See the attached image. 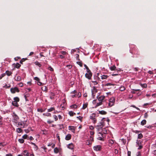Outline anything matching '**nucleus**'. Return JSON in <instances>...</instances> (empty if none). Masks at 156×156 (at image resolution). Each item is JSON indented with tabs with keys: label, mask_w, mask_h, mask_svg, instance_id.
<instances>
[{
	"label": "nucleus",
	"mask_w": 156,
	"mask_h": 156,
	"mask_svg": "<svg viewBox=\"0 0 156 156\" xmlns=\"http://www.w3.org/2000/svg\"><path fill=\"white\" fill-rule=\"evenodd\" d=\"M28 135L27 134H25L22 137L23 139H27L28 137Z\"/></svg>",
	"instance_id": "obj_48"
},
{
	"label": "nucleus",
	"mask_w": 156,
	"mask_h": 156,
	"mask_svg": "<svg viewBox=\"0 0 156 156\" xmlns=\"http://www.w3.org/2000/svg\"><path fill=\"white\" fill-rule=\"evenodd\" d=\"M77 91L76 90H74L73 91H72L71 93V95H70V97L72 98H73L74 97H77Z\"/></svg>",
	"instance_id": "obj_10"
},
{
	"label": "nucleus",
	"mask_w": 156,
	"mask_h": 156,
	"mask_svg": "<svg viewBox=\"0 0 156 156\" xmlns=\"http://www.w3.org/2000/svg\"><path fill=\"white\" fill-rule=\"evenodd\" d=\"M15 80L17 81H20L21 80V77L19 76H17L16 78H15Z\"/></svg>",
	"instance_id": "obj_21"
},
{
	"label": "nucleus",
	"mask_w": 156,
	"mask_h": 156,
	"mask_svg": "<svg viewBox=\"0 0 156 156\" xmlns=\"http://www.w3.org/2000/svg\"><path fill=\"white\" fill-rule=\"evenodd\" d=\"M141 154L140 152H138L137 153V156H140Z\"/></svg>",
	"instance_id": "obj_63"
},
{
	"label": "nucleus",
	"mask_w": 156,
	"mask_h": 156,
	"mask_svg": "<svg viewBox=\"0 0 156 156\" xmlns=\"http://www.w3.org/2000/svg\"><path fill=\"white\" fill-rule=\"evenodd\" d=\"M10 87V85L8 86L6 84H5L4 86H3V87L5 88H9Z\"/></svg>",
	"instance_id": "obj_45"
},
{
	"label": "nucleus",
	"mask_w": 156,
	"mask_h": 156,
	"mask_svg": "<svg viewBox=\"0 0 156 156\" xmlns=\"http://www.w3.org/2000/svg\"><path fill=\"white\" fill-rule=\"evenodd\" d=\"M108 76L106 75H103L101 76V79H106L108 78Z\"/></svg>",
	"instance_id": "obj_19"
},
{
	"label": "nucleus",
	"mask_w": 156,
	"mask_h": 156,
	"mask_svg": "<svg viewBox=\"0 0 156 156\" xmlns=\"http://www.w3.org/2000/svg\"><path fill=\"white\" fill-rule=\"evenodd\" d=\"M70 107L72 108H76L77 107V105L75 104V105H71L70 106Z\"/></svg>",
	"instance_id": "obj_34"
},
{
	"label": "nucleus",
	"mask_w": 156,
	"mask_h": 156,
	"mask_svg": "<svg viewBox=\"0 0 156 156\" xmlns=\"http://www.w3.org/2000/svg\"><path fill=\"white\" fill-rule=\"evenodd\" d=\"M114 84L110 83H106L104 84L105 86H114Z\"/></svg>",
	"instance_id": "obj_29"
},
{
	"label": "nucleus",
	"mask_w": 156,
	"mask_h": 156,
	"mask_svg": "<svg viewBox=\"0 0 156 156\" xmlns=\"http://www.w3.org/2000/svg\"><path fill=\"white\" fill-rule=\"evenodd\" d=\"M35 64L37 66L39 67H40L41 66V65L38 62H35Z\"/></svg>",
	"instance_id": "obj_36"
},
{
	"label": "nucleus",
	"mask_w": 156,
	"mask_h": 156,
	"mask_svg": "<svg viewBox=\"0 0 156 156\" xmlns=\"http://www.w3.org/2000/svg\"><path fill=\"white\" fill-rule=\"evenodd\" d=\"M10 91L13 94L15 93L16 92H18L19 91L18 88L17 87L11 88Z\"/></svg>",
	"instance_id": "obj_8"
},
{
	"label": "nucleus",
	"mask_w": 156,
	"mask_h": 156,
	"mask_svg": "<svg viewBox=\"0 0 156 156\" xmlns=\"http://www.w3.org/2000/svg\"><path fill=\"white\" fill-rule=\"evenodd\" d=\"M55 108L54 107H51L50 108L48 109V112H51L55 111Z\"/></svg>",
	"instance_id": "obj_22"
},
{
	"label": "nucleus",
	"mask_w": 156,
	"mask_h": 156,
	"mask_svg": "<svg viewBox=\"0 0 156 156\" xmlns=\"http://www.w3.org/2000/svg\"><path fill=\"white\" fill-rule=\"evenodd\" d=\"M5 145V144H4L3 143H0V146H1L2 147H3Z\"/></svg>",
	"instance_id": "obj_51"
},
{
	"label": "nucleus",
	"mask_w": 156,
	"mask_h": 156,
	"mask_svg": "<svg viewBox=\"0 0 156 156\" xmlns=\"http://www.w3.org/2000/svg\"><path fill=\"white\" fill-rule=\"evenodd\" d=\"M58 117L59 119H62V117L59 115H58Z\"/></svg>",
	"instance_id": "obj_62"
},
{
	"label": "nucleus",
	"mask_w": 156,
	"mask_h": 156,
	"mask_svg": "<svg viewBox=\"0 0 156 156\" xmlns=\"http://www.w3.org/2000/svg\"><path fill=\"white\" fill-rule=\"evenodd\" d=\"M99 113L101 115H105L107 113L106 112L104 111H99Z\"/></svg>",
	"instance_id": "obj_23"
},
{
	"label": "nucleus",
	"mask_w": 156,
	"mask_h": 156,
	"mask_svg": "<svg viewBox=\"0 0 156 156\" xmlns=\"http://www.w3.org/2000/svg\"><path fill=\"white\" fill-rule=\"evenodd\" d=\"M126 89L125 87L124 86H121L119 88V89L121 91H123Z\"/></svg>",
	"instance_id": "obj_26"
},
{
	"label": "nucleus",
	"mask_w": 156,
	"mask_h": 156,
	"mask_svg": "<svg viewBox=\"0 0 156 156\" xmlns=\"http://www.w3.org/2000/svg\"><path fill=\"white\" fill-rule=\"evenodd\" d=\"M49 70H50L51 71H54V69L52 68L50 66H49L48 69Z\"/></svg>",
	"instance_id": "obj_43"
},
{
	"label": "nucleus",
	"mask_w": 156,
	"mask_h": 156,
	"mask_svg": "<svg viewBox=\"0 0 156 156\" xmlns=\"http://www.w3.org/2000/svg\"><path fill=\"white\" fill-rule=\"evenodd\" d=\"M92 73L90 71H87V73L85 74V77L89 80H90L92 76Z\"/></svg>",
	"instance_id": "obj_5"
},
{
	"label": "nucleus",
	"mask_w": 156,
	"mask_h": 156,
	"mask_svg": "<svg viewBox=\"0 0 156 156\" xmlns=\"http://www.w3.org/2000/svg\"><path fill=\"white\" fill-rule=\"evenodd\" d=\"M71 135L70 134H68L65 137V139L66 140H68L71 139Z\"/></svg>",
	"instance_id": "obj_15"
},
{
	"label": "nucleus",
	"mask_w": 156,
	"mask_h": 156,
	"mask_svg": "<svg viewBox=\"0 0 156 156\" xmlns=\"http://www.w3.org/2000/svg\"><path fill=\"white\" fill-rule=\"evenodd\" d=\"M84 66L87 69V72L90 71V69H89V68H88V67L86 65H85V64L84 65Z\"/></svg>",
	"instance_id": "obj_49"
},
{
	"label": "nucleus",
	"mask_w": 156,
	"mask_h": 156,
	"mask_svg": "<svg viewBox=\"0 0 156 156\" xmlns=\"http://www.w3.org/2000/svg\"><path fill=\"white\" fill-rule=\"evenodd\" d=\"M42 90L45 91L47 90V88L46 86H44L42 87Z\"/></svg>",
	"instance_id": "obj_46"
},
{
	"label": "nucleus",
	"mask_w": 156,
	"mask_h": 156,
	"mask_svg": "<svg viewBox=\"0 0 156 156\" xmlns=\"http://www.w3.org/2000/svg\"><path fill=\"white\" fill-rule=\"evenodd\" d=\"M138 149H140L143 147V146L142 145H141V144L139 145H138Z\"/></svg>",
	"instance_id": "obj_57"
},
{
	"label": "nucleus",
	"mask_w": 156,
	"mask_h": 156,
	"mask_svg": "<svg viewBox=\"0 0 156 156\" xmlns=\"http://www.w3.org/2000/svg\"><path fill=\"white\" fill-rule=\"evenodd\" d=\"M75 127L72 126H69V130H71L72 132L74 133L75 131Z\"/></svg>",
	"instance_id": "obj_13"
},
{
	"label": "nucleus",
	"mask_w": 156,
	"mask_h": 156,
	"mask_svg": "<svg viewBox=\"0 0 156 156\" xmlns=\"http://www.w3.org/2000/svg\"><path fill=\"white\" fill-rule=\"evenodd\" d=\"M103 121L102 120H101V122L99 123V125H98L97 126L103 127L104 126V124H103Z\"/></svg>",
	"instance_id": "obj_35"
},
{
	"label": "nucleus",
	"mask_w": 156,
	"mask_h": 156,
	"mask_svg": "<svg viewBox=\"0 0 156 156\" xmlns=\"http://www.w3.org/2000/svg\"><path fill=\"white\" fill-rule=\"evenodd\" d=\"M91 92L92 97L93 98H94L97 92V90L95 87H94L91 89Z\"/></svg>",
	"instance_id": "obj_3"
},
{
	"label": "nucleus",
	"mask_w": 156,
	"mask_h": 156,
	"mask_svg": "<svg viewBox=\"0 0 156 156\" xmlns=\"http://www.w3.org/2000/svg\"><path fill=\"white\" fill-rule=\"evenodd\" d=\"M53 117L54 119H55V121H57L58 120V116H57L56 115H54L53 116Z\"/></svg>",
	"instance_id": "obj_38"
},
{
	"label": "nucleus",
	"mask_w": 156,
	"mask_h": 156,
	"mask_svg": "<svg viewBox=\"0 0 156 156\" xmlns=\"http://www.w3.org/2000/svg\"><path fill=\"white\" fill-rule=\"evenodd\" d=\"M5 73L7 76H9L12 74V72L9 71L7 70L5 72Z\"/></svg>",
	"instance_id": "obj_18"
},
{
	"label": "nucleus",
	"mask_w": 156,
	"mask_h": 156,
	"mask_svg": "<svg viewBox=\"0 0 156 156\" xmlns=\"http://www.w3.org/2000/svg\"><path fill=\"white\" fill-rule=\"evenodd\" d=\"M114 140H108V146L109 147H111L112 146V145L114 144Z\"/></svg>",
	"instance_id": "obj_14"
},
{
	"label": "nucleus",
	"mask_w": 156,
	"mask_h": 156,
	"mask_svg": "<svg viewBox=\"0 0 156 156\" xmlns=\"http://www.w3.org/2000/svg\"><path fill=\"white\" fill-rule=\"evenodd\" d=\"M16 131L18 133H20L22 132V130L20 128H18L16 129Z\"/></svg>",
	"instance_id": "obj_31"
},
{
	"label": "nucleus",
	"mask_w": 156,
	"mask_h": 156,
	"mask_svg": "<svg viewBox=\"0 0 156 156\" xmlns=\"http://www.w3.org/2000/svg\"><path fill=\"white\" fill-rule=\"evenodd\" d=\"M95 115L94 113L92 114L91 115L90 117V118L91 119H92L93 121V122L94 123H95L97 122V120L95 118Z\"/></svg>",
	"instance_id": "obj_6"
},
{
	"label": "nucleus",
	"mask_w": 156,
	"mask_h": 156,
	"mask_svg": "<svg viewBox=\"0 0 156 156\" xmlns=\"http://www.w3.org/2000/svg\"><path fill=\"white\" fill-rule=\"evenodd\" d=\"M43 115L48 116V117H51V114L49 113H46L43 114Z\"/></svg>",
	"instance_id": "obj_24"
},
{
	"label": "nucleus",
	"mask_w": 156,
	"mask_h": 156,
	"mask_svg": "<svg viewBox=\"0 0 156 156\" xmlns=\"http://www.w3.org/2000/svg\"><path fill=\"white\" fill-rule=\"evenodd\" d=\"M92 82L94 83V85H96L98 84V82L96 81H92Z\"/></svg>",
	"instance_id": "obj_60"
},
{
	"label": "nucleus",
	"mask_w": 156,
	"mask_h": 156,
	"mask_svg": "<svg viewBox=\"0 0 156 156\" xmlns=\"http://www.w3.org/2000/svg\"><path fill=\"white\" fill-rule=\"evenodd\" d=\"M12 104L14 106L17 107L18 106V104L16 101H13L12 103Z\"/></svg>",
	"instance_id": "obj_20"
},
{
	"label": "nucleus",
	"mask_w": 156,
	"mask_h": 156,
	"mask_svg": "<svg viewBox=\"0 0 156 156\" xmlns=\"http://www.w3.org/2000/svg\"><path fill=\"white\" fill-rule=\"evenodd\" d=\"M18 85L20 87H22L23 86V84L22 83H19L18 84Z\"/></svg>",
	"instance_id": "obj_58"
},
{
	"label": "nucleus",
	"mask_w": 156,
	"mask_h": 156,
	"mask_svg": "<svg viewBox=\"0 0 156 156\" xmlns=\"http://www.w3.org/2000/svg\"><path fill=\"white\" fill-rule=\"evenodd\" d=\"M136 146L138 147V145H140L141 144V142L140 140H137L136 141Z\"/></svg>",
	"instance_id": "obj_30"
},
{
	"label": "nucleus",
	"mask_w": 156,
	"mask_h": 156,
	"mask_svg": "<svg viewBox=\"0 0 156 156\" xmlns=\"http://www.w3.org/2000/svg\"><path fill=\"white\" fill-rule=\"evenodd\" d=\"M34 79L37 81H40V79H39V78L37 77H35L34 78Z\"/></svg>",
	"instance_id": "obj_52"
},
{
	"label": "nucleus",
	"mask_w": 156,
	"mask_h": 156,
	"mask_svg": "<svg viewBox=\"0 0 156 156\" xmlns=\"http://www.w3.org/2000/svg\"><path fill=\"white\" fill-rule=\"evenodd\" d=\"M140 86L142 87H144V88H146L147 87V84L146 83L141 84Z\"/></svg>",
	"instance_id": "obj_39"
},
{
	"label": "nucleus",
	"mask_w": 156,
	"mask_h": 156,
	"mask_svg": "<svg viewBox=\"0 0 156 156\" xmlns=\"http://www.w3.org/2000/svg\"><path fill=\"white\" fill-rule=\"evenodd\" d=\"M143 135L141 133L139 134L138 136V138L140 139L143 137Z\"/></svg>",
	"instance_id": "obj_41"
},
{
	"label": "nucleus",
	"mask_w": 156,
	"mask_h": 156,
	"mask_svg": "<svg viewBox=\"0 0 156 156\" xmlns=\"http://www.w3.org/2000/svg\"><path fill=\"white\" fill-rule=\"evenodd\" d=\"M98 139L99 140H103V138L101 137H99L98 138Z\"/></svg>",
	"instance_id": "obj_64"
},
{
	"label": "nucleus",
	"mask_w": 156,
	"mask_h": 156,
	"mask_svg": "<svg viewBox=\"0 0 156 156\" xmlns=\"http://www.w3.org/2000/svg\"><path fill=\"white\" fill-rule=\"evenodd\" d=\"M110 69L112 71L116 70V67L115 66H113L110 67Z\"/></svg>",
	"instance_id": "obj_17"
},
{
	"label": "nucleus",
	"mask_w": 156,
	"mask_h": 156,
	"mask_svg": "<svg viewBox=\"0 0 156 156\" xmlns=\"http://www.w3.org/2000/svg\"><path fill=\"white\" fill-rule=\"evenodd\" d=\"M146 121L145 119H144L141 122V124L142 126H144L146 124Z\"/></svg>",
	"instance_id": "obj_27"
},
{
	"label": "nucleus",
	"mask_w": 156,
	"mask_h": 156,
	"mask_svg": "<svg viewBox=\"0 0 156 156\" xmlns=\"http://www.w3.org/2000/svg\"><path fill=\"white\" fill-rule=\"evenodd\" d=\"M102 104L101 102H100L99 103H97L95 106V107H97Z\"/></svg>",
	"instance_id": "obj_40"
},
{
	"label": "nucleus",
	"mask_w": 156,
	"mask_h": 156,
	"mask_svg": "<svg viewBox=\"0 0 156 156\" xmlns=\"http://www.w3.org/2000/svg\"><path fill=\"white\" fill-rule=\"evenodd\" d=\"M13 122L15 123H17L18 120L19 119L18 116L14 113L13 112L12 115Z\"/></svg>",
	"instance_id": "obj_4"
},
{
	"label": "nucleus",
	"mask_w": 156,
	"mask_h": 156,
	"mask_svg": "<svg viewBox=\"0 0 156 156\" xmlns=\"http://www.w3.org/2000/svg\"><path fill=\"white\" fill-rule=\"evenodd\" d=\"M59 152V150L57 147H55L54 149V152L55 153H57Z\"/></svg>",
	"instance_id": "obj_33"
},
{
	"label": "nucleus",
	"mask_w": 156,
	"mask_h": 156,
	"mask_svg": "<svg viewBox=\"0 0 156 156\" xmlns=\"http://www.w3.org/2000/svg\"><path fill=\"white\" fill-rule=\"evenodd\" d=\"M37 111L39 112H43V111L42 109L38 108L37 109Z\"/></svg>",
	"instance_id": "obj_50"
},
{
	"label": "nucleus",
	"mask_w": 156,
	"mask_h": 156,
	"mask_svg": "<svg viewBox=\"0 0 156 156\" xmlns=\"http://www.w3.org/2000/svg\"><path fill=\"white\" fill-rule=\"evenodd\" d=\"M14 101H16L17 102H18L19 101V99L18 97L14 98Z\"/></svg>",
	"instance_id": "obj_44"
},
{
	"label": "nucleus",
	"mask_w": 156,
	"mask_h": 156,
	"mask_svg": "<svg viewBox=\"0 0 156 156\" xmlns=\"http://www.w3.org/2000/svg\"><path fill=\"white\" fill-rule=\"evenodd\" d=\"M81 96V93L80 92H79L77 94V96L78 98L80 97Z\"/></svg>",
	"instance_id": "obj_56"
},
{
	"label": "nucleus",
	"mask_w": 156,
	"mask_h": 156,
	"mask_svg": "<svg viewBox=\"0 0 156 156\" xmlns=\"http://www.w3.org/2000/svg\"><path fill=\"white\" fill-rule=\"evenodd\" d=\"M23 154L25 156H29L28 153L27 152V151L26 150H25L23 151Z\"/></svg>",
	"instance_id": "obj_25"
},
{
	"label": "nucleus",
	"mask_w": 156,
	"mask_h": 156,
	"mask_svg": "<svg viewBox=\"0 0 156 156\" xmlns=\"http://www.w3.org/2000/svg\"><path fill=\"white\" fill-rule=\"evenodd\" d=\"M66 67H68L69 69H71L72 68V66L71 65H68L66 66Z\"/></svg>",
	"instance_id": "obj_53"
},
{
	"label": "nucleus",
	"mask_w": 156,
	"mask_h": 156,
	"mask_svg": "<svg viewBox=\"0 0 156 156\" xmlns=\"http://www.w3.org/2000/svg\"><path fill=\"white\" fill-rule=\"evenodd\" d=\"M27 120L21 121L20 122L18 123V124L21 128H23L27 126Z\"/></svg>",
	"instance_id": "obj_1"
},
{
	"label": "nucleus",
	"mask_w": 156,
	"mask_h": 156,
	"mask_svg": "<svg viewBox=\"0 0 156 156\" xmlns=\"http://www.w3.org/2000/svg\"><path fill=\"white\" fill-rule=\"evenodd\" d=\"M148 114L147 113H145L144 114V117L145 118H147L148 117Z\"/></svg>",
	"instance_id": "obj_59"
},
{
	"label": "nucleus",
	"mask_w": 156,
	"mask_h": 156,
	"mask_svg": "<svg viewBox=\"0 0 156 156\" xmlns=\"http://www.w3.org/2000/svg\"><path fill=\"white\" fill-rule=\"evenodd\" d=\"M53 122L54 121H51L50 120H49L47 121V123L49 124Z\"/></svg>",
	"instance_id": "obj_54"
},
{
	"label": "nucleus",
	"mask_w": 156,
	"mask_h": 156,
	"mask_svg": "<svg viewBox=\"0 0 156 156\" xmlns=\"http://www.w3.org/2000/svg\"><path fill=\"white\" fill-rule=\"evenodd\" d=\"M122 142L124 143V144H125L126 143V140H124V139H122Z\"/></svg>",
	"instance_id": "obj_61"
},
{
	"label": "nucleus",
	"mask_w": 156,
	"mask_h": 156,
	"mask_svg": "<svg viewBox=\"0 0 156 156\" xmlns=\"http://www.w3.org/2000/svg\"><path fill=\"white\" fill-rule=\"evenodd\" d=\"M102 127H102L101 126H97L96 127V128L98 130V132H99L98 133L99 134H100V135H99V136H101L103 137V134H102V133L101 132V131L102 129Z\"/></svg>",
	"instance_id": "obj_7"
},
{
	"label": "nucleus",
	"mask_w": 156,
	"mask_h": 156,
	"mask_svg": "<svg viewBox=\"0 0 156 156\" xmlns=\"http://www.w3.org/2000/svg\"><path fill=\"white\" fill-rule=\"evenodd\" d=\"M87 105H88L87 103H86L84 104L83 105V107H82V109H85L87 107Z\"/></svg>",
	"instance_id": "obj_28"
},
{
	"label": "nucleus",
	"mask_w": 156,
	"mask_h": 156,
	"mask_svg": "<svg viewBox=\"0 0 156 156\" xmlns=\"http://www.w3.org/2000/svg\"><path fill=\"white\" fill-rule=\"evenodd\" d=\"M69 114L70 115V116H73L75 115V113L73 112L72 111H70L69 112Z\"/></svg>",
	"instance_id": "obj_32"
},
{
	"label": "nucleus",
	"mask_w": 156,
	"mask_h": 156,
	"mask_svg": "<svg viewBox=\"0 0 156 156\" xmlns=\"http://www.w3.org/2000/svg\"><path fill=\"white\" fill-rule=\"evenodd\" d=\"M76 63L77 64L79 65L80 67L82 66V64L81 62H77Z\"/></svg>",
	"instance_id": "obj_47"
},
{
	"label": "nucleus",
	"mask_w": 156,
	"mask_h": 156,
	"mask_svg": "<svg viewBox=\"0 0 156 156\" xmlns=\"http://www.w3.org/2000/svg\"><path fill=\"white\" fill-rule=\"evenodd\" d=\"M101 147L100 145L95 146L94 147V150L96 151H99L101 150Z\"/></svg>",
	"instance_id": "obj_11"
},
{
	"label": "nucleus",
	"mask_w": 156,
	"mask_h": 156,
	"mask_svg": "<svg viewBox=\"0 0 156 156\" xmlns=\"http://www.w3.org/2000/svg\"><path fill=\"white\" fill-rule=\"evenodd\" d=\"M67 147L69 149L72 150L74 149V145L72 143H70L67 145Z\"/></svg>",
	"instance_id": "obj_12"
},
{
	"label": "nucleus",
	"mask_w": 156,
	"mask_h": 156,
	"mask_svg": "<svg viewBox=\"0 0 156 156\" xmlns=\"http://www.w3.org/2000/svg\"><path fill=\"white\" fill-rule=\"evenodd\" d=\"M101 132L102 133H102L106 134L107 133V130L105 128H103Z\"/></svg>",
	"instance_id": "obj_16"
},
{
	"label": "nucleus",
	"mask_w": 156,
	"mask_h": 156,
	"mask_svg": "<svg viewBox=\"0 0 156 156\" xmlns=\"http://www.w3.org/2000/svg\"><path fill=\"white\" fill-rule=\"evenodd\" d=\"M18 141L20 143H24V140L23 139H19L18 140Z\"/></svg>",
	"instance_id": "obj_42"
},
{
	"label": "nucleus",
	"mask_w": 156,
	"mask_h": 156,
	"mask_svg": "<svg viewBox=\"0 0 156 156\" xmlns=\"http://www.w3.org/2000/svg\"><path fill=\"white\" fill-rule=\"evenodd\" d=\"M115 101V99L114 97H112L109 99L108 104L109 107H112L114 105Z\"/></svg>",
	"instance_id": "obj_2"
},
{
	"label": "nucleus",
	"mask_w": 156,
	"mask_h": 156,
	"mask_svg": "<svg viewBox=\"0 0 156 156\" xmlns=\"http://www.w3.org/2000/svg\"><path fill=\"white\" fill-rule=\"evenodd\" d=\"M20 65L19 63H17L15 65V67L19 68L20 67Z\"/></svg>",
	"instance_id": "obj_37"
},
{
	"label": "nucleus",
	"mask_w": 156,
	"mask_h": 156,
	"mask_svg": "<svg viewBox=\"0 0 156 156\" xmlns=\"http://www.w3.org/2000/svg\"><path fill=\"white\" fill-rule=\"evenodd\" d=\"M77 118H78L79 120L81 121L82 119H83V117H81L80 116H79L77 117Z\"/></svg>",
	"instance_id": "obj_55"
},
{
	"label": "nucleus",
	"mask_w": 156,
	"mask_h": 156,
	"mask_svg": "<svg viewBox=\"0 0 156 156\" xmlns=\"http://www.w3.org/2000/svg\"><path fill=\"white\" fill-rule=\"evenodd\" d=\"M98 97V95L97 97V98L98 100L100 102H101L102 103V102L104 100V99L105 98V96L104 95H101L99 97Z\"/></svg>",
	"instance_id": "obj_9"
}]
</instances>
